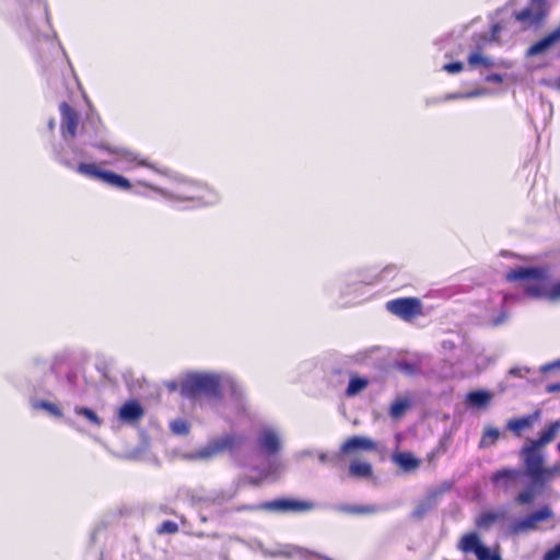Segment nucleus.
<instances>
[{
	"label": "nucleus",
	"mask_w": 560,
	"mask_h": 560,
	"mask_svg": "<svg viewBox=\"0 0 560 560\" xmlns=\"http://www.w3.org/2000/svg\"><path fill=\"white\" fill-rule=\"evenodd\" d=\"M59 110L63 143L52 147V156L61 165L72 170L79 160H93L94 156L88 150L91 147L101 152L103 164L113 165L126 172L143 166L153 173L165 174L139 153L101 140L103 127L98 118L88 116L85 120H81L79 113L66 102L59 105Z\"/></svg>",
	"instance_id": "1"
},
{
	"label": "nucleus",
	"mask_w": 560,
	"mask_h": 560,
	"mask_svg": "<svg viewBox=\"0 0 560 560\" xmlns=\"http://www.w3.org/2000/svg\"><path fill=\"white\" fill-rule=\"evenodd\" d=\"M522 460L524 470L518 468L498 469L491 475L490 480L494 486L506 492L516 486L523 477L529 478L530 486L520 491L514 498L516 504L526 505L535 500L547 483L560 476V463L545 467L544 455Z\"/></svg>",
	"instance_id": "2"
},
{
	"label": "nucleus",
	"mask_w": 560,
	"mask_h": 560,
	"mask_svg": "<svg viewBox=\"0 0 560 560\" xmlns=\"http://www.w3.org/2000/svg\"><path fill=\"white\" fill-rule=\"evenodd\" d=\"M138 185L150 188L172 203H186L188 208L208 207L219 202V194L201 183L180 177H168L165 186H156L145 179H138Z\"/></svg>",
	"instance_id": "3"
},
{
	"label": "nucleus",
	"mask_w": 560,
	"mask_h": 560,
	"mask_svg": "<svg viewBox=\"0 0 560 560\" xmlns=\"http://www.w3.org/2000/svg\"><path fill=\"white\" fill-rule=\"evenodd\" d=\"M224 373L191 371L185 374L180 382L179 393L183 397L196 400L206 398L218 407L222 401V383Z\"/></svg>",
	"instance_id": "4"
},
{
	"label": "nucleus",
	"mask_w": 560,
	"mask_h": 560,
	"mask_svg": "<svg viewBox=\"0 0 560 560\" xmlns=\"http://www.w3.org/2000/svg\"><path fill=\"white\" fill-rule=\"evenodd\" d=\"M508 281H525L524 292L534 299H547L549 294V272L545 267H520L506 273Z\"/></svg>",
	"instance_id": "5"
},
{
	"label": "nucleus",
	"mask_w": 560,
	"mask_h": 560,
	"mask_svg": "<svg viewBox=\"0 0 560 560\" xmlns=\"http://www.w3.org/2000/svg\"><path fill=\"white\" fill-rule=\"evenodd\" d=\"M24 9L26 26L35 39H49L54 33L48 5L43 0H19Z\"/></svg>",
	"instance_id": "6"
},
{
	"label": "nucleus",
	"mask_w": 560,
	"mask_h": 560,
	"mask_svg": "<svg viewBox=\"0 0 560 560\" xmlns=\"http://www.w3.org/2000/svg\"><path fill=\"white\" fill-rule=\"evenodd\" d=\"M553 520V510L548 504H545L524 517L514 520L508 528V534L510 536H518L521 534L536 532L540 529L539 524L552 522Z\"/></svg>",
	"instance_id": "7"
},
{
	"label": "nucleus",
	"mask_w": 560,
	"mask_h": 560,
	"mask_svg": "<svg viewBox=\"0 0 560 560\" xmlns=\"http://www.w3.org/2000/svg\"><path fill=\"white\" fill-rule=\"evenodd\" d=\"M386 311L404 322H413L423 315V304L419 298H397L386 302Z\"/></svg>",
	"instance_id": "8"
},
{
	"label": "nucleus",
	"mask_w": 560,
	"mask_h": 560,
	"mask_svg": "<svg viewBox=\"0 0 560 560\" xmlns=\"http://www.w3.org/2000/svg\"><path fill=\"white\" fill-rule=\"evenodd\" d=\"M559 431L560 419L549 423L540 432L538 439L530 440L528 444H525L520 451V457L525 459L534 456H541V450L558 436Z\"/></svg>",
	"instance_id": "9"
},
{
	"label": "nucleus",
	"mask_w": 560,
	"mask_h": 560,
	"mask_svg": "<svg viewBox=\"0 0 560 560\" xmlns=\"http://www.w3.org/2000/svg\"><path fill=\"white\" fill-rule=\"evenodd\" d=\"M549 14L547 0H529V4L513 13L514 19L526 27L540 25Z\"/></svg>",
	"instance_id": "10"
},
{
	"label": "nucleus",
	"mask_w": 560,
	"mask_h": 560,
	"mask_svg": "<svg viewBox=\"0 0 560 560\" xmlns=\"http://www.w3.org/2000/svg\"><path fill=\"white\" fill-rule=\"evenodd\" d=\"M237 443V438L232 434H225L212 439L203 447L187 455V458L194 460H208L226 450H232Z\"/></svg>",
	"instance_id": "11"
},
{
	"label": "nucleus",
	"mask_w": 560,
	"mask_h": 560,
	"mask_svg": "<svg viewBox=\"0 0 560 560\" xmlns=\"http://www.w3.org/2000/svg\"><path fill=\"white\" fill-rule=\"evenodd\" d=\"M458 549L464 553L474 552L477 560H502L500 553L498 551L491 552L490 549L481 542L476 533L465 534L458 542Z\"/></svg>",
	"instance_id": "12"
},
{
	"label": "nucleus",
	"mask_w": 560,
	"mask_h": 560,
	"mask_svg": "<svg viewBox=\"0 0 560 560\" xmlns=\"http://www.w3.org/2000/svg\"><path fill=\"white\" fill-rule=\"evenodd\" d=\"M228 392V400L234 413L241 415L246 410V398L243 385L232 375L224 373L222 392Z\"/></svg>",
	"instance_id": "13"
},
{
	"label": "nucleus",
	"mask_w": 560,
	"mask_h": 560,
	"mask_svg": "<svg viewBox=\"0 0 560 560\" xmlns=\"http://www.w3.org/2000/svg\"><path fill=\"white\" fill-rule=\"evenodd\" d=\"M143 408L137 400L125 402L118 411V419L122 423L133 424L143 417Z\"/></svg>",
	"instance_id": "14"
},
{
	"label": "nucleus",
	"mask_w": 560,
	"mask_h": 560,
	"mask_svg": "<svg viewBox=\"0 0 560 560\" xmlns=\"http://www.w3.org/2000/svg\"><path fill=\"white\" fill-rule=\"evenodd\" d=\"M558 42H560V25L557 28H555L552 32L547 34L544 38L534 43L526 50V56L533 57V56L541 55V54L546 52L549 48H551Z\"/></svg>",
	"instance_id": "15"
},
{
	"label": "nucleus",
	"mask_w": 560,
	"mask_h": 560,
	"mask_svg": "<svg viewBox=\"0 0 560 560\" xmlns=\"http://www.w3.org/2000/svg\"><path fill=\"white\" fill-rule=\"evenodd\" d=\"M357 450L372 452L377 450V445L369 438L354 435L349 438L340 447V451L343 454H349Z\"/></svg>",
	"instance_id": "16"
},
{
	"label": "nucleus",
	"mask_w": 560,
	"mask_h": 560,
	"mask_svg": "<svg viewBox=\"0 0 560 560\" xmlns=\"http://www.w3.org/2000/svg\"><path fill=\"white\" fill-rule=\"evenodd\" d=\"M392 460L404 471L411 472L416 471L420 465L421 460L417 458L410 452H397L392 455Z\"/></svg>",
	"instance_id": "17"
},
{
	"label": "nucleus",
	"mask_w": 560,
	"mask_h": 560,
	"mask_svg": "<svg viewBox=\"0 0 560 560\" xmlns=\"http://www.w3.org/2000/svg\"><path fill=\"white\" fill-rule=\"evenodd\" d=\"M539 411L534 415H528L521 418L510 419L506 423V429L510 430L514 435L522 436L523 431L530 429L534 422L538 419Z\"/></svg>",
	"instance_id": "18"
},
{
	"label": "nucleus",
	"mask_w": 560,
	"mask_h": 560,
	"mask_svg": "<svg viewBox=\"0 0 560 560\" xmlns=\"http://www.w3.org/2000/svg\"><path fill=\"white\" fill-rule=\"evenodd\" d=\"M504 516H505V513L503 511H492V510L483 511L476 518L475 525L480 529L488 530L495 523L503 520Z\"/></svg>",
	"instance_id": "19"
},
{
	"label": "nucleus",
	"mask_w": 560,
	"mask_h": 560,
	"mask_svg": "<svg viewBox=\"0 0 560 560\" xmlns=\"http://www.w3.org/2000/svg\"><path fill=\"white\" fill-rule=\"evenodd\" d=\"M315 504L312 501L287 498L282 499V512L306 513L312 511Z\"/></svg>",
	"instance_id": "20"
},
{
	"label": "nucleus",
	"mask_w": 560,
	"mask_h": 560,
	"mask_svg": "<svg viewBox=\"0 0 560 560\" xmlns=\"http://www.w3.org/2000/svg\"><path fill=\"white\" fill-rule=\"evenodd\" d=\"M259 448L265 454H275L279 448V440L275 432L266 430L258 438Z\"/></svg>",
	"instance_id": "21"
},
{
	"label": "nucleus",
	"mask_w": 560,
	"mask_h": 560,
	"mask_svg": "<svg viewBox=\"0 0 560 560\" xmlns=\"http://www.w3.org/2000/svg\"><path fill=\"white\" fill-rule=\"evenodd\" d=\"M103 183L120 190H129L132 186L128 178L110 171L103 174Z\"/></svg>",
	"instance_id": "22"
},
{
	"label": "nucleus",
	"mask_w": 560,
	"mask_h": 560,
	"mask_svg": "<svg viewBox=\"0 0 560 560\" xmlns=\"http://www.w3.org/2000/svg\"><path fill=\"white\" fill-rule=\"evenodd\" d=\"M77 173L90 177L97 178L103 182V174L106 172L101 170L94 163L78 162L73 168Z\"/></svg>",
	"instance_id": "23"
},
{
	"label": "nucleus",
	"mask_w": 560,
	"mask_h": 560,
	"mask_svg": "<svg viewBox=\"0 0 560 560\" xmlns=\"http://www.w3.org/2000/svg\"><path fill=\"white\" fill-rule=\"evenodd\" d=\"M349 474L355 478H370L373 475V469L369 463L354 460L349 466Z\"/></svg>",
	"instance_id": "24"
},
{
	"label": "nucleus",
	"mask_w": 560,
	"mask_h": 560,
	"mask_svg": "<svg viewBox=\"0 0 560 560\" xmlns=\"http://www.w3.org/2000/svg\"><path fill=\"white\" fill-rule=\"evenodd\" d=\"M338 510L346 514L351 515H365V514H374L378 512V508L375 505H341Z\"/></svg>",
	"instance_id": "25"
},
{
	"label": "nucleus",
	"mask_w": 560,
	"mask_h": 560,
	"mask_svg": "<svg viewBox=\"0 0 560 560\" xmlns=\"http://www.w3.org/2000/svg\"><path fill=\"white\" fill-rule=\"evenodd\" d=\"M435 506V499L433 497L427 498L423 501H420L413 511L411 512V517L415 520H422L433 508Z\"/></svg>",
	"instance_id": "26"
},
{
	"label": "nucleus",
	"mask_w": 560,
	"mask_h": 560,
	"mask_svg": "<svg viewBox=\"0 0 560 560\" xmlns=\"http://www.w3.org/2000/svg\"><path fill=\"white\" fill-rule=\"evenodd\" d=\"M469 68L474 69L477 67H482L485 69H490L494 66V62L489 57L483 56L480 51H474L468 56L467 59Z\"/></svg>",
	"instance_id": "27"
},
{
	"label": "nucleus",
	"mask_w": 560,
	"mask_h": 560,
	"mask_svg": "<svg viewBox=\"0 0 560 560\" xmlns=\"http://www.w3.org/2000/svg\"><path fill=\"white\" fill-rule=\"evenodd\" d=\"M467 401L475 407H485L491 400V394L486 390H475L467 394Z\"/></svg>",
	"instance_id": "28"
},
{
	"label": "nucleus",
	"mask_w": 560,
	"mask_h": 560,
	"mask_svg": "<svg viewBox=\"0 0 560 560\" xmlns=\"http://www.w3.org/2000/svg\"><path fill=\"white\" fill-rule=\"evenodd\" d=\"M410 407L408 398H397L389 408V415L393 419H399L404 416L406 410Z\"/></svg>",
	"instance_id": "29"
},
{
	"label": "nucleus",
	"mask_w": 560,
	"mask_h": 560,
	"mask_svg": "<svg viewBox=\"0 0 560 560\" xmlns=\"http://www.w3.org/2000/svg\"><path fill=\"white\" fill-rule=\"evenodd\" d=\"M32 407L34 409L45 410L50 416L56 417V418L62 417L61 409L56 404L47 401V400H34V401H32Z\"/></svg>",
	"instance_id": "30"
},
{
	"label": "nucleus",
	"mask_w": 560,
	"mask_h": 560,
	"mask_svg": "<svg viewBox=\"0 0 560 560\" xmlns=\"http://www.w3.org/2000/svg\"><path fill=\"white\" fill-rule=\"evenodd\" d=\"M74 412L75 415L85 418L90 423H92L95 427H101L103 424V420L91 408L75 406Z\"/></svg>",
	"instance_id": "31"
},
{
	"label": "nucleus",
	"mask_w": 560,
	"mask_h": 560,
	"mask_svg": "<svg viewBox=\"0 0 560 560\" xmlns=\"http://www.w3.org/2000/svg\"><path fill=\"white\" fill-rule=\"evenodd\" d=\"M369 385V381L363 377H351L346 390L347 396H355L363 389H365Z\"/></svg>",
	"instance_id": "32"
},
{
	"label": "nucleus",
	"mask_w": 560,
	"mask_h": 560,
	"mask_svg": "<svg viewBox=\"0 0 560 560\" xmlns=\"http://www.w3.org/2000/svg\"><path fill=\"white\" fill-rule=\"evenodd\" d=\"M500 438V431L497 428L488 427L485 429L480 440V447L494 445Z\"/></svg>",
	"instance_id": "33"
},
{
	"label": "nucleus",
	"mask_w": 560,
	"mask_h": 560,
	"mask_svg": "<svg viewBox=\"0 0 560 560\" xmlns=\"http://www.w3.org/2000/svg\"><path fill=\"white\" fill-rule=\"evenodd\" d=\"M170 429L176 435H187L189 433V424L183 419L173 420L170 423Z\"/></svg>",
	"instance_id": "34"
},
{
	"label": "nucleus",
	"mask_w": 560,
	"mask_h": 560,
	"mask_svg": "<svg viewBox=\"0 0 560 560\" xmlns=\"http://www.w3.org/2000/svg\"><path fill=\"white\" fill-rule=\"evenodd\" d=\"M250 549H253L254 551H259L261 552L262 556L265 557H271V558H275L279 555V549L276 547V548H272V549H268L265 547V545L261 542V541H258V540H254L250 542L249 545Z\"/></svg>",
	"instance_id": "35"
},
{
	"label": "nucleus",
	"mask_w": 560,
	"mask_h": 560,
	"mask_svg": "<svg viewBox=\"0 0 560 560\" xmlns=\"http://www.w3.org/2000/svg\"><path fill=\"white\" fill-rule=\"evenodd\" d=\"M178 525L173 521H164L158 528L159 534H175Z\"/></svg>",
	"instance_id": "36"
},
{
	"label": "nucleus",
	"mask_w": 560,
	"mask_h": 560,
	"mask_svg": "<svg viewBox=\"0 0 560 560\" xmlns=\"http://www.w3.org/2000/svg\"><path fill=\"white\" fill-rule=\"evenodd\" d=\"M548 301L560 302V281L549 288Z\"/></svg>",
	"instance_id": "37"
},
{
	"label": "nucleus",
	"mask_w": 560,
	"mask_h": 560,
	"mask_svg": "<svg viewBox=\"0 0 560 560\" xmlns=\"http://www.w3.org/2000/svg\"><path fill=\"white\" fill-rule=\"evenodd\" d=\"M544 560H560V542L551 549L547 550L544 555Z\"/></svg>",
	"instance_id": "38"
},
{
	"label": "nucleus",
	"mask_w": 560,
	"mask_h": 560,
	"mask_svg": "<svg viewBox=\"0 0 560 560\" xmlns=\"http://www.w3.org/2000/svg\"><path fill=\"white\" fill-rule=\"evenodd\" d=\"M443 69L448 73H458L464 69V63L460 61L450 62L444 65Z\"/></svg>",
	"instance_id": "39"
},
{
	"label": "nucleus",
	"mask_w": 560,
	"mask_h": 560,
	"mask_svg": "<svg viewBox=\"0 0 560 560\" xmlns=\"http://www.w3.org/2000/svg\"><path fill=\"white\" fill-rule=\"evenodd\" d=\"M261 508L264 509H268V510H276V511H279L280 510V498H277L270 502H266L261 505Z\"/></svg>",
	"instance_id": "40"
},
{
	"label": "nucleus",
	"mask_w": 560,
	"mask_h": 560,
	"mask_svg": "<svg viewBox=\"0 0 560 560\" xmlns=\"http://www.w3.org/2000/svg\"><path fill=\"white\" fill-rule=\"evenodd\" d=\"M555 369H560V360H557L555 362L548 363L541 368L542 372H548Z\"/></svg>",
	"instance_id": "41"
},
{
	"label": "nucleus",
	"mask_w": 560,
	"mask_h": 560,
	"mask_svg": "<svg viewBox=\"0 0 560 560\" xmlns=\"http://www.w3.org/2000/svg\"><path fill=\"white\" fill-rule=\"evenodd\" d=\"M547 393H558L560 392V382L558 383H550L546 386Z\"/></svg>",
	"instance_id": "42"
},
{
	"label": "nucleus",
	"mask_w": 560,
	"mask_h": 560,
	"mask_svg": "<svg viewBox=\"0 0 560 560\" xmlns=\"http://www.w3.org/2000/svg\"><path fill=\"white\" fill-rule=\"evenodd\" d=\"M55 126H56V121H55V119H52V118H51V119H49V121H48V128H49L50 130H52V129L55 128Z\"/></svg>",
	"instance_id": "43"
},
{
	"label": "nucleus",
	"mask_w": 560,
	"mask_h": 560,
	"mask_svg": "<svg viewBox=\"0 0 560 560\" xmlns=\"http://www.w3.org/2000/svg\"><path fill=\"white\" fill-rule=\"evenodd\" d=\"M500 30V26L497 24L492 27V33L495 34L497 32H499Z\"/></svg>",
	"instance_id": "44"
},
{
	"label": "nucleus",
	"mask_w": 560,
	"mask_h": 560,
	"mask_svg": "<svg viewBox=\"0 0 560 560\" xmlns=\"http://www.w3.org/2000/svg\"><path fill=\"white\" fill-rule=\"evenodd\" d=\"M281 555H282V556H285V557H289V556H290V552H289L287 549H283V548H282Z\"/></svg>",
	"instance_id": "45"
},
{
	"label": "nucleus",
	"mask_w": 560,
	"mask_h": 560,
	"mask_svg": "<svg viewBox=\"0 0 560 560\" xmlns=\"http://www.w3.org/2000/svg\"><path fill=\"white\" fill-rule=\"evenodd\" d=\"M324 560H332L331 558L329 557H322Z\"/></svg>",
	"instance_id": "46"
},
{
	"label": "nucleus",
	"mask_w": 560,
	"mask_h": 560,
	"mask_svg": "<svg viewBox=\"0 0 560 560\" xmlns=\"http://www.w3.org/2000/svg\"><path fill=\"white\" fill-rule=\"evenodd\" d=\"M494 79L495 80H501V78L499 75H494Z\"/></svg>",
	"instance_id": "47"
},
{
	"label": "nucleus",
	"mask_w": 560,
	"mask_h": 560,
	"mask_svg": "<svg viewBox=\"0 0 560 560\" xmlns=\"http://www.w3.org/2000/svg\"><path fill=\"white\" fill-rule=\"evenodd\" d=\"M558 451L560 452V443L557 445Z\"/></svg>",
	"instance_id": "48"
}]
</instances>
